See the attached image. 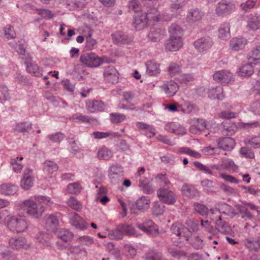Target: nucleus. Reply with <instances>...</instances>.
Wrapping results in <instances>:
<instances>
[{
    "label": "nucleus",
    "instance_id": "nucleus-1",
    "mask_svg": "<svg viewBox=\"0 0 260 260\" xmlns=\"http://www.w3.org/2000/svg\"><path fill=\"white\" fill-rule=\"evenodd\" d=\"M22 205L26 209L27 214L34 218L41 217L45 211L43 205H38L31 199L25 200Z\"/></svg>",
    "mask_w": 260,
    "mask_h": 260
},
{
    "label": "nucleus",
    "instance_id": "nucleus-2",
    "mask_svg": "<svg viewBox=\"0 0 260 260\" xmlns=\"http://www.w3.org/2000/svg\"><path fill=\"white\" fill-rule=\"evenodd\" d=\"M236 7L234 3L227 0H221L215 7V13L217 16L224 17L235 12Z\"/></svg>",
    "mask_w": 260,
    "mask_h": 260
},
{
    "label": "nucleus",
    "instance_id": "nucleus-3",
    "mask_svg": "<svg viewBox=\"0 0 260 260\" xmlns=\"http://www.w3.org/2000/svg\"><path fill=\"white\" fill-rule=\"evenodd\" d=\"M173 235L178 237L180 242L188 241L191 236L192 232L181 223H173L170 229Z\"/></svg>",
    "mask_w": 260,
    "mask_h": 260
},
{
    "label": "nucleus",
    "instance_id": "nucleus-4",
    "mask_svg": "<svg viewBox=\"0 0 260 260\" xmlns=\"http://www.w3.org/2000/svg\"><path fill=\"white\" fill-rule=\"evenodd\" d=\"M8 228L13 232H23L27 229V223L25 218L21 216H12L9 218Z\"/></svg>",
    "mask_w": 260,
    "mask_h": 260
},
{
    "label": "nucleus",
    "instance_id": "nucleus-5",
    "mask_svg": "<svg viewBox=\"0 0 260 260\" xmlns=\"http://www.w3.org/2000/svg\"><path fill=\"white\" fill-rule=\"evenodd\" d=\"M108 176L112 183H119L124 177L123 168L118 164L112 165L108 170Z\"/></svg>",
    "mask_w": 260,
    "mask_h": 260
},
{
    "label": "nucleus",
    "instance_id": "nucleus-6",
    "mask_svg": "<svg viewBox=\"0 0 260 260\" xmlns=\"http://www.w3.org/2000/svg\"><path fill=\"white\" fill-rule=\"evenodd\" d=\"M80 61L86 66L91 68L98 67L103 63L102 59L93 53H87L81 55Z\"/></svg>",
    "mask_w": 260,
    "mask_h": 260
},
{
    "label": "nucleus",
    "instance_id": "nucleus-7",
    "mask_svg": "<svg viewBox=\"0 0 260 260\" xmlns=\"http://www.w3.org/2000/svg\"><path fill=\"white\" fill-rule=\"evenodd\" d=\"M157 195L159 200L163 203L173 205L176 202L175 194L172 191L168 189L160 188L157 191Z\"/></svg>",
    "mask_w": 260,
    "mask_h": 260
},
{
    "label": "nucleus",
    "instance_id": "nucleus-8",
    "mask_svg": "<svg viewBox=\"0 0 260 260\" xmlns=\"http://www.w3.org/2000/svg\"><path fill=\"white\" fill-rule=\"evenodd\" d=\"M213 42L210 37H204L196 40L193 43L195 48L199 52L206 51L212 47Z\"/></svg>",
    "mask_w": 260,
    "mask_h": 260
},
{
    "label": "nucleus",
    "instance_id": "nucleus-9",
    "mask_svg": "<svg viewBox=\"0 0 260 260\" xmlns=\"http://www.w3.org/2000/svg\"><path fill=\"white\" fill-rule=\"evenodd\" d=\"M137 227L148 235L155 236L158 233L157 226L151 220H148L143 223L138 222Z\"/></svg>",
    "mask_w": 260,
    "mask_h": 260
},
{
    "label": "nucleus",
    "instance_id": "nucleus-10",
    "mask_svg": "<svg viewBox=\"0 0 260 260\" xmlns=\"http://www.w3.org/2000/svg\"><path fill=\"white\" fill-rule=\"evenodd\" d=\"M34 183V175L32 171L29 168L25 169L21 180V187L25 190H28L33 186Z\"/></svg>",
    "mask_w": 260,
    "mask_h": 260
},
{
    "label": "nucleus",
    "instance_id": "nucleus-11",
    "mask_svg": "<svg viewBox=\"0 0 260 260\" xmlns=\"http://www.w3.org/2000/svg\"><path fill=\"white\" fill-rule=\"evenodd\" d=\"M247 44V40L243 37L233 38L229 43V49L233 52L243 50Z\"/></svg>",
    "mask_w": 260,
    "mask_h": 260
},
{
    "label": "nucleus",
    "instance_id": "nucleus-12",
    "mask_svg": "<svg viewBox=\"0 0 260 260\" xmlns=\"http://www.w3.org/2000/svg\"><path fill=\"white\" fill-rule=\"evenodd\" d=\"M134 19L133 25L137 30L143 29L147 25L148 20L146 12L136 13L134 16Z\"/></svg>",
    "mask_w": 260,
    "mask_h": 260
},
{
    "label": "nucleus",
    "instance_id": "nucleus-13",
    "mask_svg": "<svg viewBox=\"0 0 260 260\" xmlns=\"http://www.w3.org/2000/svg\"><path fill=\"white\" fill-rule=\"evenodd\" d=\"M242 244L250 252H256L260 249L258 238L253 237H245L242 240Z\"/></svg>",
    "mask_w": 260,
    "mask_h": 260
},
{
    "label": "nucleus",
    "instance_id": "nucleus-14",
    "mask_svg": "<svg viewBox=\"0 0 260 260\" xmlns=\"http://www.w3.org/2000/svg\"><path fill=\"white\" fill-rule=\"evenodd\" d=\"M165 129L170 133L177 135H184L186 134V128L180 124L170 122L165 125Z\"/></svg>",
    "mask_w": 260,
    "mask_h": 260
},
{
    "label": "nucleus",
    "instance_id": "nucleus-15",
    "mask_svg": "<svg viewBox=\"0 0 260 260\" xmlns=\"http://www.w3.org/2000/svg\"><path fill=\"white\" fill-rule=\"evenodd\" d=\"M213 78L215 81H231L235 80L233 74L225 70L216 71L213 75Z\"/></svg>",
    "mask_w": 260,
    "mask_h": 260
},
{
    "label": "nucleus",
    "instance_id": "nucleus-16",
    "mask_svg": "<svg viewBox=\"0 0 260 260\" xmlns=\"http://www.w3.org/2000/svg\"><path fill=\"white\" fill-rule=\"evenodd\" d=\"M86 107L90 112H96L104 111L105 106L101 101L88 100L86 103Z\"/></svg>",
    "mask_w": 260,
    "mask_h": 260
},
{
    "label": "nucleus",
    "instance_id": "nucleus-17",
    "mask_svg": "<svg viewBox=\"0 0 260 260\" xmlns=\"http://www.w3.org/2000/svg\"><path fill=\"white\" fill-rule=\"evenodd\" d=\"M203 16V12L198 9H191L187 13L186 21L189 23H193L200 21Z\"/></svg>",
    "mask_w": 260,
    "mask_h": 260
},
{
    "label": "nucleus",
    "instance_id": "nucleus-18",
    "mask_svg": "<svg viewBox=\"0 0 260 260\" xmlns=\"http://www.w3.org/2000/svg\"><path fill=\"white\" fill-rule=\"evenodd\" d=\"M183 45L182 39L177 38L170 37L166 43V48L170 51L178 50Z\"/></svg>",
    "mask_w": 260,
    "mask_h": 260
},
{
    "label": "nucleus",
    "instance_id": "nucleus-19",
    "mask_svg": "<svg viewBox=\"0 0 260 260\" xmlns=\"http://www.w3.org/2000/svg\"><path fill=\"white\" fill-rule=\"evenodd\" d=\"M114 42L118 45L126 44L131 43L133 40L131 37H129L121 31H117L112 35Z\"/></svg>",
    "mask_w": 260,
    "mask_h": 260
},
{
    "label": "nucleus",
    "instance_id": "nucleus-20",
    "mask_svg": "<svg viewBox=\"0 0 260 260\" xmlns=\"http://www.w3.org/2000/svg\"><path fill=\"white\" fill-rule=\"evenodd\" d=\"M136 126L139 130L143 131L148 138H151L155 135V129L152 125L143 122H138Z\"/></svg>",
    "mask_w": 260,
    "mask_h": 260
},
{
    "label": "nucleus",
    "instance_id": "nucleus-21",
    "mask_svg": "<svg viewBox=\"0 0 260 260\" xmlns=\"http://www.w3.org/2000/svg\"><path fill=\"white\" fill-rule=\"evenodd\" d=\"M234 140L230 137L220 138L218 141V147L219 149L226 151H230L234 148Z\"/></svg>",
    "mask_w": 260,
    "mask_h": 260
},
{
    "label": "nucleus",
    "instance_id": "nucleus-22",
    "mask_svg": "<svg viewBox=\"0 0 260 260\" xmlns=\"http://www.w3.org/2000/svg\"><path fill=\"white\" fill-rule=\"evenodd\" d=\"M18 189V186L11 183H5L0 185V193L6 196L14 194Z\"/></svg>",
    "mask_w": 260,
    "mask_h": 260
},
{
    "label": "nucleus",
    "instance_id": "nucleus-23",
    "mask_svg": "<svg viewBox=\"0 0 260 260\" xmlns=\"http://www.w3.org/2000/svg\"><path fill=\"white\" fill-rule=\"evenodd\" d=\"M247 59L253 64L260 63V45L253 47L247 54Z\"/></svg>",
    "mask_w": 260,
    "mask_h": 260
},
{
    "label": "nucleus",
    "instance_id": "nucleus-24",
    "mask_svg": "<svg viewBox=\"0 0 260 260\" xmlns=\"http://www.w3.org/2000/svg\"><path fill=\"white\" fill-rule=\"evenodd\" d=\"M215 228L220 233L223 234H229L232 229L229 224L225 221L223 220L220 215L218 217V219L215 221Z\"/></svg>",
    "mask_w": 260,
    "mask_h": 260
},
{
    "label": "nucleus",
    "instance_id": "nucleus-25",
    "mask_svg": "<svg viewBox=\"0 0 260 260\" xmlns=\"http://www.w3.org/2000/svg\"><path fill=\"white\" fill-rule=\"evenodd\" d=\"M146 73L149 76H156L160 73V70L158 63L153 60H148L146 62Z\"/></svg>",
    "mask_w": 260,
    "mask_h": 260
},
{
    "label": "nucleus",
    "instance_id": "nucleus-26",
    "mask_svg": "<svg viewBox=\"0 0 260 260\" xmlns=\"http://www.w3.org/2000/svg\"><path fill=\"white\" fill-rule=\"evenodd\" d=\"M38 242L44 247H48L51 245V237L50 234L45 232H40L36 236Z\"/></svg>",
    "mask_w": 260,
    "mask_h": 260
},
{
    "label": "nucleus",
    "instance_id": "nucleus-27",
    "mask_svg": "<svg viewBox=\"0 0 260 260\" xmlns=\"http://www.w3.org/2000/svg\"><path fill=\"white\" fill-rule=\"evenodd\" d=\"M118 75V71L113 66H109L104 70V77L106 80H117L119 79Z\"/></svg>",
    "mask_w": 260,
    "mask_h": 260
},
{
    "label": "nucleus",
    "instance_id": "nucleus-28",
    "mask_svg": "<svg viewBox=\"0 0 260 260\" xmlns=\"http://www.w3.org/2000/svg\"><path fill=\"white\" fill-rule=\"evenodd\" d=\"M247 26L252 30H256L260 28V16L251 14L247 17Z\"/></svg>",
    "mask_w": 260,
    "mask_h": 260
},
{
    "label": "nucleus",
    "instance_id": "nucleus-29",
    "mask_svg": "<svg viewBox=\"0 0 260 260\" xmlns=\"http://www.w3.org/2000/svg\"><path fill=\"white\" fill-rule=\"evenodd\" d=\"M26 244V240L22 237H13L9 240V245L13 249L22 248Z\"/></svg>",
    "mask_w": 260,
    "mask_h": 260
},
{
    "label": "nucleus",
    "instance_id": "nucleus-30",
    "mask_svg": "<svg viewBox=\"0 0 260 260\" xmlns=\"http://www.w3.org/2000/svg\"><path fill=\"white\" fill-rule=\"evenodd\" d=\"M181 190L184 196L189 198H193L198 194L197 190L191 184H184Z\"/></svg>",
    "mask_w": 260,
    "mask_h": 260
},
{
    "label": "nucleus",
    "instance_id": "nucleus-31",
    "mask_svg": "<svg viewBox=\"0 0 260 260\" xmlns=\"http://www.w3.org/2000/svg\"><path fill=\"white\" fill-rule=\"evenodd\" d=\"M54 234L57 238L64 242L71 241L73 236V234L70 231L62 228L57 229L54 231Z\"/></svg>",
    "mask_w": 260,
    "mask_h": 260
},
{
    "label": "nucleus",
    "instance_id": "nucleus-32",
    "mask_svg": "<svg viewBox=\"0 0 260 260\" xmlns=\"http://www.w3.org/2000/svg\"><path fill=\"white\" fill-rule=\"evenodd\" d=\"M165 31L159 28H153L148 34V39L153 42L159 41L163 39L165 35Z\"/></svg>",
    "mask_w": 260,
    "mask_h": 260
},
{
    "label": "nucleus",
    "instance_id": "nucleus-33",
    "mask_svg": "<svg viewBox=\"0 0 260 260\" xmlns=\"http://www.w3.org/2000/svg\"><path fill=\"white\" fill-rule=\"evenodd\" d=\"M161 88L166 94L172 96L178 91L179 85L176 82H167L161 86Z\"/></svg>",
    "mask_w": 260,
    "mask_h": 260
},
{
    "label": "nucleus",
    "instance_id": "nucleus-34",
    "mask_svg": "<svg viewBox=\"0 0 260 260\" xmlns=\"http://www.w3.org/2000/svg\"><path fill=\"white\" fill-rule=\"evenodd\" d=\"M147 16V20H152L154 21H158L160 20L169 21L170 20V17L167 16V17H159V13H158L157 9L155 8L151 9L147 13H146Z\"/></svg>",
    "mask_w": 260,
    "mask_h": 260
},
{
    "label": "nucleus",
    "instance_id": "nucleus-35",
    "mask_svg": "<svg viewBox=\"0 0 260 260\" xmlns=\"http://www.w3.org/2000/svg\"><path fill=\"white\" fill-rule=\"evenodd\" d=\"M150 201L148 197L142 196L136 202L137 209L141 211H144L149 208Z\"/></svg>",
    "mask_w": 260,
    "mask_h": 260
},
{
    "label": "nucleus",
    "instance_id": "nucleus-36",
    "mask_svg": "<svg viewBox=\"0 0 260 260\" xmlns=\"http://www.w3.org/2000/svg\"><path fill=\"white\" fill-rule=\"evenodd\" d=\"M208 96L212 100H222L224 98L223 90L221 86H216L210 89L208 92Z\"/></svg>",
    "mask_w": 260,
    "mask_h": 260
},
{
    "label": "nucleus",
    "instance_id": "nucleus-37",
    "mask_svg": "<svg viewBox=\"0 0 260 260\" xmlns=\"http://www.w3.org/2000/svg\"><path fill=\"white\" fill-rule=\"evenodd\" d=\"M70 221L71 224L77 228L81 230L86 228L87 223L77 213L72 215Z\"/></svg>",
    "mask_w": 260,
    "mask_h": 260
},
{
    "label": "nucleus",
    "instance_id": "nucleus-38",
    "mask_svg": "<svg viewBox=\"0 0 260 260\" xmlns=\"http://www.w3.org/2000/svg\"><path fill=\"white\" fill-rule=\"evenodd\" d=\"M206 128L205 121L203 119H198L189 129L190 132L192 134H197L204 131Z\"/></svg>",
    "mask_w": 260,
    "mask_h": 260
},
{
    "label": "nucleus",
    "instance_id": "nucleus-39",
    "mask_svg": "<svg viewBox=\"0 0 260 260\" xmlns=\"http://www.w3.org/2000/svg\"><path fill=\"white\" fill-rule=\"evenodd\" d=\"M32 128V124L29 122H19L13 128L14 132L27 133Z\"/></svg>",
    "mask_w": 260,
    "mask_h": 260
},
{
    "label": "nucleus",
    "instance_id": "nucleus-40",
    "mask_svg": "<svg viewBox=\"0 0 260 260\" xmlns=\"http://www.w3.org/2000/svg\"><path fill=\"white\" fill-rule=\"evenodd\" d=\"M169 32L170 35V37L182 39L183 30L178 25L172 24L169 27Z\"/></svg>",
    "mask_w": 260,
    "mask_h": 260
},
{
    "label": "nucleus",
    "instance_id": "nucleus-41",
    "mask_svg": "<svg viewBox=\"0 0 260 260\" xmlns=\"http://www.w3.org/2000/svg\"><path fill=\"white\" fill-rule=\"evenodd\" d=\"M219 37L225 40L230 36V24L228 23H224L222 24L218 29Z\"/></svg>",
    "mask_w": 260,
    "mask_h": 260
},
{
    "label": "nucleus",
    "instance_id": "nucleus-42",
    "mask_svg": "<svg viewBox=\"0 0 260 260\" xmlns=\"http://www.w3.org/2000/svg\"><path fill=\"white\" fill-rule=\"evenodd\" d=\"M240 216L244 220H252L253 218V215L250 212L247 207L244 206L240 205L238 207Z\"/></svg>",
    "mask_w": 260,
    "mask_h": 260
},
{
    "label": "nucleus",
    "instance_id": "nucleus-43",
    "mask_svg": "<svg viewBox=\"0 0 260 260\" xmlns=\"http://www.w3.org/2000/svg\"><path fill=\"white\" fill-rule=\"evenodd\" d=\"M253 63H248L243 65L240 69V75L241 76H250L254 73Z\"/></svg>",
    "mask_w": 260,
    "mask_h": 260
},
{
    "label": "nucleus",
    "instance_id": "nucleus-44",
    "mask_svg": "<svg viewBox=\"0 0 260 260\" xmlns=\"http://www.w3.org/2000/svg\"><path fill=\"white\" fill-rule=\"evenodd\" d=\"M26 66L27 71L35 76L40 77L43 76L41 70L38 65L28 61L26 62Z\"/></svg>",
    "mask_w": 260,
    "mask_h": 260
},
{
    "label": "nucleus",
    "instance_id": "nucleus-45",
    "mask_svg": "<svg viewBox=\"0 0 260 260\" xmlns=\"http://www.w3.org/2000/svg\"><path fill=\"white\" fill-rule=\"evenodd\" d=\"M58 169L57 165L53 161L46 160L43 163V170L47 173H52Z\"/></svg>",
    "mask_w": 260,
    "mask_h": 260
},
{
    "label": "nucleus",
    "instance_id": "nucleus-46",
    "mask_svg": "<svg viewBox=\"0 0 260 260\" xmlns=\"http://www.w3.org/2000/svg\"><path fill=\"white\" fill-rule=\"evenodd\" d=\"M168 253L173 257L180 258L186 256V253L182 250H179L172 246L167 247Z\"/></svg>",
    "mask_w": 260,
    "mask_h": 260
},
{
    "label": "nucleus",
    "instance_id": "nucleus-47",
    "mask_svg": "<svg viewBox=\"0 0 260 260\" xmlns=\"http://www.w3.org/2000/svg\"><path fill=\"white\" fill-rule=\"evenodd\" d=\"M245 144L254 148L260 147V136H252L244 140Z\"/></svg>",
    "mask_w": 260,
    "mask_h": 260
},
{
    "label": "nucleus",
    "instance_id": "nucleus-48",
    "mask_svg": "<svg viewBox=\"0 0 260 260\" xmlns=\"http://www.w3.org/2000/svg\"><path fill=\"white\" fill-rule=\"evenodd\" d=\"M112 155V151L105 147H103L98 152V156L100 159L109 160Z\"/></svg>",
    "mask_w": 260,
    "mask_h": 260
},
{
    "label": "nucleus",
    "instance_id": "nucleus-49",
    "mask_svg": "<svg viewBox=\"0 0 260 260\" xmlns=\"http://www.w3.org/2000/svg\"><path fill=\"white\" fill-rule=\"evenodd\" d=\"M166 207L162 203L158 201L154 202L152 208L153 213L157 216L162 215L165 210Z\"/></svg>",
    "mask_w": 260,
    "mask_h": 260
},
{
    "label": "nucleus",
    "instance_id": "nucleus-50",
    "mask_svg": "<svg viewBox=\"0 0 260 260\" xmlns=\"http://www.w3.org/2000/svg\"><path fill=\"white\" fill-rule=\"evenodd\" d=\"M109 235L111 239H121L123 238V234L122 230L120 227V224L113 230L109 232Z\"/></svg>",
    "mask_w": 260,
    "mask_h": 260
},
{
    "label": "nucleus",
    "instance_id": "nucleus-51",
    "mask_svg": "<svg viewBox=\"0 0 260 260\" xmlns=\"http://www.w3.org/2000/svg\"><path fill=\"white\" fill-rule=\"evenodd\" d=\"M120 227L122 230L123 234H125L128 236H137L136 230L132 225L123 224H120Z\"/></svg>",
    "mask_w": 260,
    "mask_h": 260
},
{
    "label": "nucleus",
    "instance_id": "nucleus-52",
    "mask_svg": "<svg viewBox=\"0 0 260 260\" xmlns=\"http://www.w3.org/2000/svg\"><path fill=\"white\" fill-rule=\"evenodd\" d=\"M194 208L196 211L203 216L207 215L209 212L206 206L200 203H194Z\"/></svg>",
    "mask_w": 260,
    "mask_h": 260
},
{
    "label": "nucleus",
    "instance_id": "nucleus-53",
    "mask_svg": "<svg viewBox=\"0 0 260 260\" xmlns=\"http://www.w3.org/2000/svg\"><path fill=\"white\" fill-rule=\"evenodd\" d=\"M81 190L80 184L77 182L70 183L68 185L67 188V191L71 194H79Z\"/></svg>",
    "mask_w": 260,
    "mask_h": 260
},
{
    "label": "nucleus",
    "instance_id": "nucleus-54",
    "mask_svg": "<svg viewBox=\"0 0 260 260\" xmlns=\"http://www.w3.org/2000/svg\"><path fill=\"white\" fill-rule=\"evenodd\" d=\"M201 184L208 192H214L216 191V188L214 186V183L211 180L208 179L204 180L201 182Z\"/></svg>",
    "mask_w": 260,
    "mask_h": 260
},
{
    "label": "nucleus",
    "instance_id": "nucleus-55",
    "mask_svg": "<svg viewBox=\"0 0 260 260\" xmlns=\"http://www.w3.org/2000/svg\"><path fill=\"white\" fill-rule=\"evenodd\" d=\"M68 205L72 209L79 211L82 209V205L75 198L71 197L67 201Z\"/></svg>",
    "mask_w": 260,
    "mask_h": 260
},
{
    "label": "nucleus",
    "instance_id": "nucleus-56",
    "mask_svg": "<svg viewBox=\"0 0 260 260\" xmlns=\"http://www.w3.org/2000/svg\"><path fill=\"white\" fill-rule=\"evenodd\" d=\"M60 218V214L56 213L54 214H50L48 215L46 222L48 224L56 226L59 224V221Z\"/></svg>",
    "mask_w": 260,
    "mask_h": 260
},
{
    "label": "nucleus",
    "instance_id": "nucleus-57",
    "mask_svg": "<svg viewBox=\"0 0 260 260\" xmlns=\"http://www.w3.org/2000/svg\"><path fill=\"white\" fill-rule=\"evenodd\" d=\"M126 118L124 114L118 113H112L110 114V119L113 123H118L123 121Z\"/></svg>",
    "mask_w": 260,
    "mask_h": 260
},
{
    "label": "nucleus",
    "instance_id": "nucleus-58",
    "mask_svg": "<svg viewBox=\"0 0 260 260\" xmlns=\"http://www.w3.org/2000/svg\"><path fill=\"white\" fill-rule=\"evenodd\" d=\"M37 12L38 15L45 19H50L55 16L54 13L48 9H39L37 10Z\"/></svg>",
    "mask_w": 260,
    "mask_h": 260
},
{
    "label": "nucleus",
    "instance_id": "nucleus-59",
    "mask_svg": "<svg viewBox=\"0 0 260 260\" xmlns=\"http://www.w3.org/2000/svg\"><path fill=\"white\" fill-rule=\"evenodd\" d=\"M128 7L129 11H134L136 13H140L141 12V6L138 0L129 1Z\"/></svg>",
    "mask_w": 260,
    "mask_h": 260
},
{
    "label": "nucleus",
    "instance_id": "nucleus-60",
    "mask_svg": "<svg viewBox=\"0 0 260 260\" xmlns=\"http://www.w3.org/2000/svg\"><path fill=\"white\" fill-rule=\"evenodd\" d=\"M146 260H161V254L154 250H149L146 254Z\"/></svg>",
    "mask_w": 260,
    "mask_h": 260
},
{
    "label": "nucleus",
    "instance_id": "nucleus-61",
    "mask_svg": "<svg viewBox=\"0 0 260 260\" xmlns=\"http://www.w3.org/2000/svg\"><path fill=\"white\" fill-rule=\"evenodd\" d=\"M89 117L88 116L83 115L80 113H77L72 116L71 120L76 122H89Z\"/></svg>",
    "mask_w": 260,
    "mask_h": 260
},
{
    "label": "nucleus",
    "instance_id": "nucleus-62",
    "mask_svg": "<svg viewBox=\"0 0 260 260\" xmlns=\"http://www.w3.org/2000/svg\"><path fill=\"white\" fill-rule=\"evenodd\" d=\"M18 157L12 158L10 159V164L12 167L13 170L16 173H19L23 168L22 163L18 162Z\"/></svg>",
    "mask_w": 260,
    "mask_h": 260
},
{
    "label": "nucleus",
    "instance_id": "nucleus-63",
    "mask_svg": "<svg viewBox=\"0 0 260 260\" xmlns=\"http://www.w3.org/2000/svg\"><path fill=\"white\" fill-rule=\"evenodd\" d=\"M68 142L70 145V152L73 154H76L77 152L81 150L80 145L75 141L71 138L68 139Z\"/></svg>",
    "mask_w": 260,
    "mask_h": 260
},
{
    "label": "nucleus",
    "instance_id": "nucleus-64",
    "mask_svg": "<svg viewBox=\"0 0 260 260\" xmlns=\"http://www.w3.org/2000/svg\"><path fill=\"white\" fill-rule=\"evenodd\" d=\"M48 138L52 142L60 143L64 138V135L60 132H58L49 135Z\"/></svg>",
    "mask_w": 260,
    "mask_h": 260
}]
</instances>
